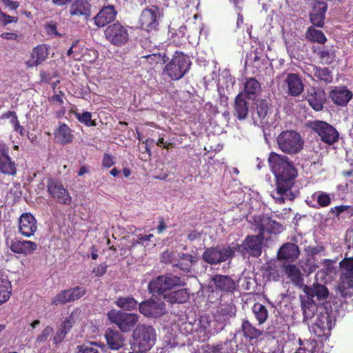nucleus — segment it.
Segmentation results:
<instances>
[{
	"mask_svg": "<svg viewBox=\"0 0 353 353\" xmlns=\"http://www.w3.org/2000/svg\"><path fill=\"white\" fill-rule=\"evenodd\" d=\"M185 285V280L181 277L172 274H165L151 280L148 288L150 293L163 296L172 288Z\"/></svg>",
	"mask_w": 353,
	"mask_h": 353,
	"instance_id": "nucleus-3",
	"label": "nucleus"
},
{
	"mask_svg": "<svg viewBox=\"0 0 353 353\" xmlns=\"http://www.w3.org/2000/svg\"><path fill=\"white\" fill-rule=\"evenodd\" d=\"M55 137L61 145L71 143L74 139L72 130L64 123H59V128L55 132Z\"/></svg>",
	"mask_w": 353,
	"mask_h": 353,
	"instance_id": "nucleus-35",
	"label": "nucleus"
},
{
	"mask_svg": "<svg viewBox=\"0 0 353 353\" xmlns=\"http://www.w3.org/2000/svg\"><path fill=\"white\" fill-rule=\"evenodd\" d=\"M161 262L174 266V263H176L175 252L169 250H165L161 255Z\"/></svg>",
	"mask_w": 353,
	"mask_h": 353,
	"instance_id": "nucleus-50",
	"label": "nucleus"
},
{
	"mask_svg": "<svg viewBox=\"0 0 353 353\" xmlns=\"http://www.w3.org/2000/svg\"><path fill=\"white\" fill-rule=\"evenodd\" d=\"M163 299L168 303L173 305L175 303L182 304L185 303L190 298L188 289L183 288L176 291L168 292L163 295Z\"/></svg>",
	"mask_w": 353,
	"mask_h": 353,
	"instance_id": "nucleus-32",
	"label": "nucleus"
},
{
	"mask_svg": "<svg viewBox=\"0 0 353 353\" xmlns=\"http://www.w3.org/2000/svg\"><path fill=\"white\" fill-rule=\"evenodd\" d=\"M225 248L230 249L232 252L231 259L234 257L235 252L241 254L243 256H245L247 255L245 240H243V241L241 243H232L230 245L225 247Z\"/></svg>",
	"mask_w": 353,
	"mask_h": 353,
	"instance_id": "nucleus-52",
	"label": "nucleus"
},
{
	"mask_svg": "<svg viewBox=\"0 0 353 353\" xmlns=\"http://www.w3.org/2000/svg\"><path fill=\"white\" fill-rule=\"evenodd\" d=\"M303 291L308 299L313 300L316 298L319 301L326 299L329 294L328 289L324 285L318 283H314L312 286L305 285Z\"/></svg>",
	"mask_w": 353,
	"mask_h": 353,
	"instance_id": "nucleus-28",
	"label": "nucleus"
},
{
	"mask_svg": "<svg viewBox=\"0 0 353 353\" xmlns=\"http://www.w3.org/2000/svg\"><path fill=\"white\" fill-rule=\"evenodd\" d=\"M54 329L48 325L43 328L41 332L37 336L35 343L42 344L47 341L48 339L53 334Z\"/></svg>",
	"mask_w": 353,
	"mask_h": 353,
	"instance_id": "nucleus-51",
	"label": "nucleus"
},
{
	"mask_svg": "<svg viewBox=\"0 0 353 353\" xmlns=\"http://www.w3.org/2000/svg\"><path fill=\"white\" fill-rule=\"evenodd\" d=\"M327 5L324 1H316L313 12L310 14L311 23L316 27L322 28L324 25L325 15Z\"/></svg>",
	"mask_w": 353,
	"mask_h": 353,
	"instance_id": "nucleus-30",
	"label": "nucleus"
},
{
	"mask_svg": "<svg viewBox=\"0 0 353 353\" xmlns=\"http://www.w3.org/2000/svg\"><path fill=\"white\" fill-rule=\"evenodd\" d=\"M132 337L134 345H137L139 350L148 351L155 343L156 332L152 326L139 324L134 330Z\"/></svg>",
	"mask_w": 353,
	"mask_h": 353,
	"instance_id": "nucleus-6",
	"label": "nucleus"
},
{
	"mask_svg": "<svg viewBox=\"0 0 353 353\" xmlns=\"http://www.w3.org/2000/svg\"><path fill=\"white\" fill-rule=\"evenodd\" d=\"M277 144L283 152L296 154L303 149L304 141L299 132L294 130H285L278 136Z\"/></svg>",
	"mask_w": 353,
	"mask_h": 353,
	"instance_id": "nucleus-4",
	"label": "nucleus"
},
{
	"mask_svg": "<svg viewBox=\"0 0 353 353\" xmlns=\"http://www.w3.org/2000/svg\"><path fill=\"white\" fill-rule=\"evenodd\" d=\"M17 17L7 14L0 8V24L2 26H6L11 23H17Z\"/></svg>",
	"mask_w": 353,
	"mask_h": 353,
	"instance_id": "nucleus-53",
	"label": "nucleus"
},
{
	"mask_svg": "<svg viewBox=\"0 0 353 353\" xmlns=\"http://www.w3.org/2000/svg\"><path fill=\"white\" fill-rule=\"evenodd\" d=\"M92 6L88 0H74L70 7L71 16L84 17L88 19L91 17Z\"/></svg>",
	"mask_w": 353,
	"mask_h": 353,
	"instance_id": "nucleus-27",
	"label": "nucleus"
},
{
	"mask_svg": "<svg viewBox=\"0 0 353 353\" xmlns=\"http://www.w3.org/2000/svg\"><path fill=\"white\" fill-rule=\"evenodd\" d=\"M267 271L268 272L269 279H272L273 281H278L279 279L280 272L276 267L269 266Z\"/></svg>",
	"mask_w": 353,
	"mask_h": 353,
	"instance_id": "nucleus-62",
	"label": "nucleus"
},
{
	"mask_svg": "<svg viewBox=\"0 0 353 353\" xmlns=\"http://www.w3.org/2000/svg\"><path fill=\"white\" fill-rule=\"evenodd\" d=\"M245 244L246 254L258 258L262 253V245L264 236L259 232L257 235H248L245 237Z\"/></svg>",
	"mask_w": 353,
	"mask_h": 353,
	"instance_id": "nucleus-21",
	"label": "nucleus"
},
{
	"mask_svg": "<svg viewBox=\"0 0 353 353\" xmlns=\"http://www.w3.org/2000/svg\"><path fill=\"white\" fill-rule=\"evenodd\" d=\"M252 313L258 321V324H263L268 318V311L265 305L260 303H255L252 307Z\"/></svg>",
	"mask_w": 353,
	"mask_h": 353,
	"instance_id": "nucleus-45",
	"label": "nucleus"
},
{
	"mask_svg": "<svg viewBox=\"0 0 353 353\" xmlns=\"http://www.w3.org/2000/svg\"><path fill=\"white\" fill-rule=\"evenodd\" d=\"M256 113L259 119H264L268 112V101L265 99H261L256 101Z\"/></svg>",
	"mask_w": 353,
	"mask_h": 353,
	"instance_id": "nucleus-49",
	"label": "nucleus"
},
{
	"mask_svg": "<svg viewBox=\"0 0 353 353\" xmlns=\"http://www.w3.org/2000/svg\"><path fill=\"white\" fill-rule=\"evenodd\" d=\"M313 76L319 81H324L325 83H330L332 81L333 75L332 71L328 68H321L313 65Z\"/></svg>",
	"mask_w": 353,
	"mask_h": 353,
	"instance_id": "nucleus-42",
	"label": "nucleus"
},
{
	"mask_svg": "<svg viewBox=\"0 0 353 353\" xmlns=\"http://www.w3.org/2000/svg\"><path fill=\"white\" fill-rule=\"evenodd\" d=\"M211 281L215 290L224 293H233L236 289L234 280L228 275L215 274L212 276Z\"/></svg>",
	"mask_w": 353,
	"mask_h": 353,
	"instance_id": "nucleus-20",
	"label": "nucleus"
},
{
	"mask_svg": "<svg viewBox=\"0 0 353 353\" xmlns=\"http://www.w3.org/2000/svg\"><path fill=\"white\" fill-rule=\"evenodd\" d=\"M6 244L13 253L23 254V256L32 254L38 248V245L35 242L21 240L18 238H14L10 241L7 239Z\"/></svg>",
	"mask_w": 353,
	"mask_h": 353,
	"instance_id": "nucleus-15",
	"label": "nucleus"
},
{
	"mask_svg": "<svg viewBox=\"0 0 353 353\" xmlns=\"http://www.w3.org/2000/svg\"><path fill=\"white\" fill-rule=\"evenodd\" d=\"M19 232L26 238L34 235L37 230V221L30 212L22 213L19 219Z\"/></svg>",
	"mask_w": 353,
	"mask_h": 353,
	"instance_id": "nucleus-17",
	"label": "nucleus"
},
{
	"mask_svg": "<svg viewBox=\"0 0 353 353\" xmlns=\"http://www.w3.org/2000/svg\"><path fill=\"white\" fill-rule=\"evenodd\" d=\"M108 347L112 350H118L124 345L125 338L115 329L108 328L105 333Z\"/></svg>",
	"mask_w": 353,
	"mask_h": 353,
	"instance_id": "nucleus-29",
	"label": "nucleus"
},
{
	"mask_svg": "<svg viewBox=\"0 0 353 353\" xmlns=\"http://www.w3.org/2000/svg\"><path fill=\"white\" fill-rule=\"evenodd\" d=\"M269 165L275 176V188L272 196L278 204H283L286 201H292L295 194L292 188L294 185V179L297 170L293 163L288 157L271 152L268 157Z\"/></svg>",
	"mask_w": 353,
	"mask_h": 353,
	"instance_id": "nucleus-1",
	"label": "nucleus"
},
{
	"mask_svg": "<svg viewBox=\"0 0 353 353\" xmlns=\"http://www.w3.org/2000/svg\"><path fill=\"white\" fill-rule=\"evenodd\" d=\"M148 61L150 62L151 61H157V63L161 61V63H165L168 61L169 58L165 55V54H153L146 57Z\"/></svg>",
	"mask_w": 353,
	"mask_h": 353,
	"instance_id": "nucleus-56",
	"label": "nucleus"
},
{
	"mask_svg": "<svg viewBox=\"0 0 353 353\" xmlns=\"http://www.w3.org/2000/svg\"><path fill=\"white\" fill-rule=\"evenodd\" d=\"M236 307L232 303L221 305L216 310L220 320L225 321L235 316Z\"/></svg>",
	"mask_w": 353,
	"mask_h": 353,
	"instance_id": "nucleus-43",
	"label": "nucleus"
},
{
	"mask_svg": "<svg viewBox=\"0 0 353 353\" xmlns=\"http://www.w3.org/2000/svg\"><path fill=\"white\" fill-rule=\"evenodd\" d=\"M197 261L196 256L189 253H179L174 267L185 272H190L193 264Z\"/></svg>",
	"mask_w": 353,
	"mask_h": 353,
	"instance_id": "nucleus-34",
	"label": "nucleus"
},
{
	"mask_svg": "<svg viewBox=\"0 0 353 353\" xmlns=\"http://www.w3.org/2000/svg\"><path fill=\"white\" fill-rule=\"evenodd\" d=\"M17 165L9 155V148L0 142V172L4 175L15 176Z\"/></svg>",
	"mask_w": 353,
	"mask_h": 353,
	"instance_id": "nucleus-16",
	"label": "nucleus"
},
{
	"mask_svg": "<svg viewBox=\"0 0 353 353\" xmlns=\"http://www.w3.org/2000/svg\"><path fill=\"white\" fill-rule=\"evenodd\" d=\"M334 325L333 316L326 309H323V312H320L317 314L315 325L323 331L324 333L325 331L330 332Z\"/></svg>",
	"mask_w": 353,
	"mask_h": 353,
	"instance_id": "nucleus-33",
	"label": "nucleus"
},
{
	"mask_svg": "<svg viewBox=\"0 0 353 353\" xmlns=\"http://www.w3.org/2000/svg\"><path fill=\"white\" fill-rule=\"evenodd\" d=\"M114 157L108 154L104 153L102 159V165L105 168H110L115 164Z\"/></svg>",
	"mask_w": 353,
	"mask_h": 353,
	"instance_id": "nucleus-58",
	"label": "nucleus"
},
{
	"mask_svg": "<svg viewBox=\"0 0 353 353\" xmlns=\"http://www.w3.org/2000/svg\"><path fill=\"white\" fill-rule=\"evenodd\" d=\"M340 266L343 272L338 288L339 292L344 299L351 298L353 295V257L344 258L340 262Z\"/></svg>",
	"mask_w": 353,
	"mask_h": 353,
	"instance_id": "nucleus-5",
	"label": "nucleus"
},
{
	"mask_svg": "<svg viewBox=\"0 0 353 353\" xmlns=\"http://www.w3.org/2000/svg\"><path fill=\"white\" fill-rule=\"evenodd\" d=\"M74 114L76 119L85 126L92 127L97 125L96 121L92 119V114L90 112L85 111L82 113L74 112Z\"/></svg>",
	"mask_w": 353,
	"mask_h": 353,
	"instance_id": "nucleus-48",
	"label": "nucleus"
},
{
	"mask_svg": "<svg viewBox=\"0 0 353 353\" xmlns=\"http://www.w3.org/2000/svg\"><path fill=\"white\" fill-rule=\"evenodd\" d=\"M353 94L345 86L335 87L330 92V97L337 105L345 106L352 99Z\"/></svg>",
	"mask_w": 353,
	"mask_h": 353,
	"instance_id": "nucleus-25",
	"label": "nucleus"
},
{
	"mask_svg": "<svg viewBox=\"0 0 353 353\" xmlns=\"http://www.w3.org/2000/svg\"><path fill=\"white\" fill-rule=\"evenodd\" d=\"M191 61L182 52L175 51L172 59L164 67L163 72L171 80L181 79L190 69Z\"/></svg>",
	"mask_w": 353,
	"mask_h": 353,
	"instance_id": "nucleus-2",
	"label": "nucleus"
},
{
	"mask_svg": "<svg viewBox=\"0 0 353 353\" xmlns=\"http://www.w3.org/2000/svg\"><path fill=\"white\" fill-rule=\"evenodd\" d=\"M231 250L225 247H210L202 254L203 260L210 265L220 264L231 259Z\"/></svg>",
	"mask_w": 353,
	"mask_h": 353,
	"instance_id": "nucleus-11",
	"label": "nucleus"
},
{
	"mask_svg": "<svg viewBox=\"0 0 353 353\" xmlns=\"http://www.w3.org/2000/svg\"><path fill=\"white\" fill-rule=\"evenodd\" d=\"M108 267V265L105 263L99 264L97 267L94 268L92 272L96 276L101 277L106 273Z\"/></svg>",
	"mask_w": 353,
	"mask_h": 353,
	"instance_id": "nucleus-61",
	"label": "nucleus"
},
{
	"mask_svg": "<svg viewBox=\"0 0 353 353\" xmlns=\"http://www.w3.org/2000/svg\"><path fill=\"white\" fill-rule=\"evenodd\" d=\"M47 191L50 196L57 203L67 206L71 205L72 198L67 188L59 179L48 178Z\"/></svg>",
	"mask_w": 353,
	"mask_h": 353,
	"instance_id": "nucleus-8",
	"label": "nucleus"
},
{
	"mask_svg": "<svg viewBox=\"0 0 353 353\" xmlns=\"http://www.w3.org/2000/svg\"><path fill=\"white\" fill-rule=\"evenodd\" d=\"M305 38L312 42L324 44L327 41V38L324 33L314 27H309L305 32Z\"/></svg>",
	"mask_w": 353,
	"mask_h": 353,
	"instance_id": "nucleus-44",
	"label": "nucleus"
},
{
	"mask_svg": "<svg viewBox=\"0 0 353 353\" xmlns=\"http://www.w3.org/2000/svg\"><path fill=\"white\" fill-rule=\"evenodd\" d=\"M87 290L84 287L77 286L68 290H62L57 294L52 299V305H64L67 303L73 302L83 296Z\"/></svg>",
	"mask_w": 353,
	"mask_h": 353,
	"instance_id": "nucleus-14",
	"label": "nucleus"
},
{
	"mask_svg": "<svg viewBox=\"0 0 353 353\" xmlns=\"http://www.w3.org/2000/svg\"><path fill=\"white\" fill-rule=\"evenodd\" d=\"M261 92V83L256 78L250 77L245 79L243 90L239 94H242L247 99L254 100Z\"/></svg>",
	"mask_w": 353,
	"mask_h": 353,
	"instance_id": "nucleus-26",
	"label": "nucleus"
},
{
	"mask_svg": "<svg viewBox=\"0 0 353 353\" xmlns=\"http://www.w3.org/2000/svg\"><path fill=\"white\" fill-rule=\"evenodd\" d=\"M284 82L288 87L287 93L291 97H298L304 90V84L301 77L298 74H288Z\"/></svg>",
	"mask_w": 353,
	"mask_h": 353,
	"instance_id": "nucleus-24",
	"label": "nucleus"
},
{
	"mask_svg": "<svg viewBox=\"0 0 353 353\" xmlns=\"http://www.w3.org/2000/svg\"><path fill=\"white\" fill-rule=\"evenodd\" d=\"M316 54L322 64L330 65L334 62L336 57V51L333 48L323 47Z\"/></svg>",
	"mask_w": 353,
	"mask_h": 353,
	"instance_id": "nucleus-40",
	"label": "nucleus"
},
{
	"mask_svg": "<svg viewBox=\"0 0 353 353\" xmlns=\"http://www.w3.org/2000/svg\"><path fill=\"white\" fill-rule=\"evenodd\" d=\"M57 24L55 21H51L45 25V30L48 35H60L57 32Z\"/></svg>",
	"mask_w": 353,
	"mask_h": 353,
	"instance_id": "nucleus-57",
	"label": "nucleus"
},
{
	"mask_svg": "<svg viewBox=\"0 0 353 353\" xmlns=\"http://www.w3.org/2000/svg\"><path fill=\"white\" fill-rule=\"evenodd\" d=\"M303 320L307 321L312 319L317 312V305L314 300L308 299L301 301Z\"/></svg>",
	"mask_w": 353,
	"mask_h": 353,
	"instance_id": "nucleus-41",
	"label": "nucleus"
},
{
	"mask_svg": "<svg viewBox=\"0 0 353 353\" xmlns=\"http://www.w3.org/2000/svg\"><path fill=\"white\" fill-rule=\"evenodd\" d=\"M74 323V318L72 317V314H70L68 318H67L64 321H63V323L61 325V327L67 332H68L72 327Z\"/></svg>",
	"mask_w": 353,
	"mask_h": 353,
	"instance_id": "nucleus-63",
	"label": "nucleus"
},
{
	"mask_svg": "<svg viewBox=\"0 0 353 353\" xmlns=\"http://www.w3.org/2000/svg\"><path fill=\"white\" fill-rule=\"evenodd\" d=\"M114 303L118 307L127 311L136 310L138 307V302L132 296L118 297Z\"/></svg>",
	"mask_w": 353,
	"mask_h": 353,
	"instance_id": "nucleus-39",
	"label": "nucleus"
},
{
	"mask_svg": "<svg viewBox=\"0 0 353 353\" xmlns=\"http://www.w3.org/2000/svg\"><path fill=\"white\" fill-rule=\"evenodd\" d=\"M110 323L117 325L123 332H130L138 322V316L133 313H125L120 310H111L107 314Z\"/></svg>",
	"mask_w": 353,
	"mask_h": 353,
	"instance_id": "nucleus-9",
	"label": "nucleus"
},
{
	"mask_svg": "<svg viewBox=\"0 0 353 353\" xmlns=\"http://www.w3.org/2000/svg\"><path fill=\"white\" fill-rule=\"evenodd\" d=\"M252 224L263 236L265 232L277 234L283 231V227L281 224L265 214L254 216Z\"/></svg>",
	"mask_w": 353,
	"mask_h": 353,
	"instance_id": "nucleus-12",
	"label": "nucleus"
},
{
	"mask_svg": "<svg viewBox=\"0 0 353 353\" xmlns=\"http://www.w3.org/2000/svg\"><path fill=\"white\" fill-rule=\"evenodd\" d=\"M0 37L6 40L19 41L22 37V35L14 32H3L1 34Z\"/></svg>",
	"mask_w": 353,
	"mask_h": 353,
	"instance_id": "nucleus-64",
	"label": "nucleus"
},
{
	"mask_svg": "<svg viewBox=\"0 0 353 353\" xmlns=\"http://www.w3.org/2000/svg\"><path fill=\"white\" fill-rule=\"evenodd\" d=\"M97 345L95 343H92L91 345L83 344L78 345L77 349V353H99L98 349L92 345Z\"/></svg>",
	"mask_w": 353,
	"mask_h": 353,
	"instance_id": "nucleus-54",
	"label": "nucleus"
},
{
	"mask_svg": "<svg viewBox=\"0 0 353 353\" xmlns=\"http://www.w3.org/2000/svg\"><path fill=\"white\" fill-rule=\"evenodd\" d=\"M9 115L12 116V123L14 126V129L16 132H19L21 134H22V131L23 130V128L21 126L19 121L18 120L17 116L16 114V112L9 111L6 117L8 118Z\"/></svg>",
	"mask_w": 353,
	"mask_h": 353,
	"instance_id": "nucleus-55",
	"label": "nucleus"
},
{
	"mask_svg": "<svg viewBox=\"0 0 353 353\" xmlns=\"http://www.w3.org/2000/svg\"><path fill=\"white\" fill-rule=\"evenodd\" d=\"M105 39L114 46L121 47L129 41V32L127 26L119 22L109 25L104 31Z\"/></svg>",
	"mask_w": 353,
	"mask_h": 353,
	"instance_id": "nucleus-10",
	"label": "nucleus"
},
{
	"mask_svg": "<svg viewBox=\"0 0 353 353\" xmlns=\"http://www.w3.org/2000/svg\"><path fill=\"white\" fill-rule=\"evenodd\" d=\"M50 48L44 44L39 45L34 48L32 52V59L35 65L43 63L49 54Z\"/></svg>",
	"mask_w": 353,
	"mask_h": 353,
	"instance_id": "nucleus-37",
	"label": "nucleus"
},
{
	"mask_svg": "<svg viewBox=\"0 0 353 353\" xmlns=\"http://www.w3.org/2000/svg\"><path fill=\"white\" fill-rule=\"evenodd\" d=\"M12 294V285L7 279H0V305L6 303Z\"/></svg>",
	"mask_w": 353,
	"mask_h": 353,
	"instance_id": "nucleus-46",
	"label": "nucleus"
},
{
	"mask_svg": "<svg viewBox=\"0 0 353 353\" xmlns=\"http://www.w3.org/2000/svg\"><path fill=\"white\" fill-rule=\"evenodd\" d=\"M312 197L316 200L317 203L321 208H326L329 206L332 202L330 194L325 192H316Z\"/></svg>",
	"mask_w": 353,
	"mask_h": 353,
	"instance_id": "nucleus-47",
	"label": "nucleus"
},
{
	"mask_svg": "<svg viewBox=\"0 0 353 353\" xmlns=\"http://www.w3.org/2000/svg\"><path fill=\"white\" fill-rule=\"evenodd\" d=\"M211 321L209 316H201L199 321V326L201 330L205 332H210L208 330L210 327Z\"/></svg>",
	"mask_w": 353,
	"mask_h": 353,
	"instance_id": "nucleus-60",
	"label": "nucleus"
},
{
	"mask_svg": "<svg viewBox=\"0 0 353 353\" xmlns=\"http://www.w3.org/2000/svg\"><path fill=\"white\" fill-rule=\"evenodd\" d=\"M305 99L314 110L321 111L326 102V94L321 88L310 87L307 90Z\"/></svg>",
	"mask_w": 353,
	"mask_h": 353,
	"instance_id": "nucleus-18",
	"label": "nucleus"
},
{
	"mask_svg": "<svg viewBox=\"0 0 353 353\" xmlns=\"http://www.w3.org/2000/svg\"><path fill=\"white\" fill-rule=\"evenodd\" d=\"M138 307L145 316L157 318L164 314L165 305L163 302H157L150 299L139 303Z\"/></svg>",
	"mask_w": 353,
	"mask_h": 353,
	"instance_id": "nucleus-19",
	"label": "nucleus"
},
{
	"mask_svg": "<svg viewBox=\"0 0 353 353\" xmlns=\"http://www.w3.org/2000/svg\"><path fill=\"white\" fill-rule=\"evenodd\" d=\"M243 336L250 340L256 339L263 334V331L253 326L248 320H243L241 325Z\"/></svg>",
	"mask_w": 353,
	"mask_h": 353,
	"instance_id": "nucleus-38",
	"label": "nucleus"
},
{
	"mask_svg": "<svg viewBox=\"0 0 353 353\" xmlns=\"http://www.w3.org/2000/svg\"><path fill=\"white\" fill-rule=\"evenodd\" d=\"M159 7L152 6L143 9L139 19V23L141 28L148 32L157 30L159 25Z\"/></svg>",
	"mask_w": 353,
	"mask_h": 353,
	"instance_id": "nucleus-13",
	"label": "nucleus"
},
{
	"mask_svg": "<svg viewBox=\"0 0 353 353\" xmlns=\"http://www.w3.org/2000/svg\"><path fill=\"white\" fill-rule=\"evenodd\" d=\"M117 14V11L113 5L103 6L93 20L98 28H103L113 22Z\"/></svg>",
	"mask_w": 353,
	"mask_h": 353,
	"instance_id": "nucleus-22",
	"label": "nucleus"
},
{
	"mask_svg": "<svg viewBox=\"0 0 353 353\" xmlns=\"http://www.w3.org/2000/svg\"><path fill=\"white\" fill-rule=\"evenodd\" d=\"M283 272L288 278L295 285H299L303 282V277L300 270L294 264L283 265Z\"/></svg>",
	"mask_w": 353,
	"mask_h": 353,
	"instance_id": "nucleus-36",
	"label": "nucleus"
},
{
	"mask_svg": "<svg viewBox=\"0 0 353 353\" xmlns=\"http://www.w3.org/2000/svg\"><path fill=\"white\" fill-rule=\"evenodd\" d=\"M243 97L242 94H238L233 103V116L239 121L248 119L250 112L249 102Z\"/></svg>",
	"mask_w": 353,
	"mask_h": 353,
	"instance_id": "nucleus-23",
	"label": "nucleus"
},
{
	"mask_svg": "<svg viewBox=\"0 0 353 353\" xmlns=\"http://www.w3.org/2000/svg\"><path fill=\"white\" fill-rule=\"evenodd\" d=\"M308 127L320 137L321 141L327 145H332L339 141V133L337 130L325 121H310Z\"/></svg>",
	"mask_w": 353,
	"mask_h": 353,
	"instance_id": "nucleus-7",
	"label": "nucleus"
},
{
	"mask_svg": "<svg viewBox=\"0 0 353 353\" xmlns=\"http://www.w3.org/2000/svg\"><path fill=\"white\" fill-rule=\"evenodd\" d=\"M68 332L60 327L53 337L54 343L57 345L63 342Z\"/></svg>",
	"mask_w": 353,
	"mask_h": 353,
	"instance_id": "nucleus-59",
	"label": "nucleus"
},
{
	"mask_svg": "<svg viewBox=\"0 0 353 353\" xmlns=\"http://www.w3.org/2000/svg\"><path fill=\"white\" fill-rule=\"evenodd\" d=\"M299 255V248L293 243H284L277 252V257L279 260L288 261H295Z\"/></svg>",
	"mask_w": 353,
	"mask_h": 353,
	"instance_id": "nucleus-31",
	"label": "nucleus"
}]
</instances>
